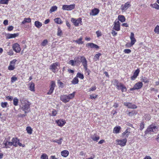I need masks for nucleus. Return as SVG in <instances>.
Returning <instances> with one entry per match:
<instances>
[{"label": "nucleus", "instance_id": "obj_5", "mask_svg": "<svg viewBox=\"0 0 159 159\" xmlns=\"http://www.w3.org/2000/svg\"><path fill=\"white\" fill-rule=\"evenodd\" d=\"M75 7V5L73 4L69 5H64L62 6V9L63 10L70 11L73 9Z\"/></svg>", "mask_w": 159, "mask_h": 159}, {"label": "nucleus", "instance_id": "obj_40", "mask_svg": "<svg viewBox=\"0 0 159 159\" xmlns=\"http://www.w3.org/2000/svg\"><path fill=\"white\" fill-rule=\"evenodd\" d=\"M13 104L15 106L18 105V99L16 98H15L13 99Z\"/></svg>", "mask_w": 159, "mask_h": 159}, {"label": "nucleus", "instance_id": "obj_15", "mask_svg": "<svg viewBox=\"0 0 159 159\" xmlns=\"http://www.w3.org/2000/svg\"><path fill=\"white\" fill-rule=\"evenodd\" d=\"M139 72V69H138L136 70L134 73L133 75L131 77V80H135L138 75Z\"/></svg>", "mask_w": 159, "mask_h": 159}, {"label": "nucleus", "instance_id": "obj_59", "mask_svg": "<svg viewBox=\"0 0 159 159\" xmlns=\"http://www.w3.org/2000/svg\"><path fill=\"white\" fill-rule=\"evenodd\" d=\"M124 52L125 53H129L131 52V51L129 49H125Z\"/></svg>", "mask_w": 159, "mask_h": 159}, {"label": "nucleus", "instance_id": "obj_8", "mask_svg": "<svg viewBox=\"0 0 159 159\" xmlns=\"http://www.w3.org/2000/svg\"><path fill=\"white\" fill-rule=\"evenodd\" d=\"M124 104L129 108L134 109L137 108V106L136 105L130 102H125L124 103Z\"/></svg>", "mask_w": 159, "mask_h": 159}, {"label": "nucleus", "instance_id": "obj_1", "mask_svg": "<svg viewBox=\"0 0 159 159\" xmlns=\"http://www.w3.org/2000/svg\"><path fill=\"white\" fill-rule=\"evenodd\" d=\"M159 130L158 126L155 125V124H152L150 125L145 131V134H152L156 133Z\"/></svg>", "mask_w": 159, "mask_h": 159}, {"label": "nucleus", "instance_id": "obj_43", "mask_svg": "<svg viewBox=\"0 0 159 159\" xmlns=\"http://www.w3.org/2000/svg\"><path fill=\"white\" fill-rule=\"evenodd\" d=\"M151 6L152 7L154 8H155V9L158 10L159 9V5L156 3H155L153 4H152Z\"/></svg>", "mask_w": 159, "mask_h": 159}, {"label": "nucleus", "instance_id": "obj_51", "mask_svg": "<svg viewBox=\"0 0 159 159\" xmlns=\"http://www.w3.org/2000/svg\"><path fill=\"white\" fill-rule=\"evenodd\" d=\"M17 80V78L16 77L13 76L11 78V83H13L15 81Z\"/></svg>", "mask_w": 159, "mask_h": 159}, {"label": "nucleus", "instance_id": "obj_62", "mask_svg": "<svg viewBox=\"0 0 159 159\" xmlns=\"http://www.w3.org/2000/svg\"><path fill=\"white\" fill-rule=\"evenodd\" d=\"M111 33L114 36H116L117 34V33L113 30H112Z\"/></svg>", "mask_w": 159, "mask_h": 159}, {"label": "nucleus", "instance_id": "obj_32", "mask_svg": "<svg viewBox=\"0 0 159 159\" xmlns=\"http://www.w3.org/2000/svg\"><path fill=\"white\" fill-rule=\"evenodd\" d=\"M63 140L62 138H60L59 140H52V141L53 142H56L58 144H61L62 143V140Z\"/></svg>", "mask_w": 159, "mask_h": 159}, {"label": "nucleus", "instance_id": "obj_11", "mask_svg": "<svg viewBox=\"0 0 159 159\" xmlns=\"http://www.w3.org/2000/svg\"><path fill=\"white\" fill-rule=\"evenodd\" d=\"M116 141L117 142L118 144L124 146L126 144V143L127 142V139L126 138H125L120 140H116Z\"/></svg>", "mask_w": 159, "mask_h": 159}, {"label": "nucleus", "instance_id": "obj_4", "mask_svg": "<svg viewBox=\"0 0 159 159\" xmlns=\"http://www.w3.org/2000/svg\"><path fill=\"white\" fill-rule=\"evenodd\" d=\"M60 65L58 62H56L52 64L49 67V69L54 73H55L57 69V67L59 66Z\"/></svg>", "mask_w": 159, "mask_h": 159}, {"label": "nucleus", "instance_id": "obj_44", "mask_svg": "<svg viewBox=\"0 0 159 159\" xmlns=\"http://www.w3.org/2000/svg\"><path fill=\"white\" fill-rule=\"evenodd\" d=\"M48 43V40L47 39H45L41 43V45L43 46H45L47 45Z\"/></svg>", "mask_w": 159, "mask_h": 159}, {"label": "nucleus", "instance_id": "obj_57", "mask_svg": "<svg viewBox=\"0 0 159 159\" xmlns=\"http://www.w3.org/2000/svg\"><path fill=\"white\" fill-rule=\"evenodd\" d=\"M101 54L100 53H98V54H96L94 56V59H96L97 60H98Z\"/></svg>", "mask_w": 159, "mask_h": 159}, {"label": "nucleus", "instance_id": "obj_50", "mask_svg": "<svg viewBox=\"0 0 159 159\" xmlns=\"http://www.w3.org/2000/svg\"><path fill=\"white\" fill-rule=\"evenodd\" d=\"M120 89H121V91L122 92H126L127 90L126 88L124 85H121V88Z\"/></svg>", "mask_w": 159, "mask_h": 159}, {"label": "nucleus", "instance_id": "obj_48", "mask_svg": "<svg viewBox=\"0 0 159 159\" xmlns=\"http://www.w3.org/2000/svg\"><path fill=\"white\" fill-rule=\"evenodd\" d=\"M8 104L7 102H2L1 103V106L2 108H5L7 107Z\"/></svg>", "mask_w": 159, "mask_h": 159}, {"label": "nucleus", "instance_id": "obj_29", "mask_svg": "<svg viewBox=\"0 0 159 159\" xmlns=\"http://www.w3.org/2000/svg\"><path fill=\"white\" fill-rule=\"evenodd\" d=\"M57 7L56 6H52L51 7L50 10L49 12L50 13H52V12L56 11L57 10Z\"/></svg>", "mask_w": 159, "mask_h": 159}, {"label": "nucleus", "instance_id": "obj_35", "mask_svg": "<svg viewBox=\"0 0 159 159\" xmlns=\"http://www.w3.org/2000/svg\"><path fill=\"white\" fill-rule=\"evenodd\" d=\"M75 92H73L72 93L68 95L67 96L68 98L69 99V101L70 99L73 98H74L75 96Z\"/></svg>", "mask_w": 159, "mask_h": 159}, {"label": "nucleus", "instance_id": "obj_22", "mask_svg": "<svg viewBox=\"0 0 159 159\" xmlns=\"http://www.w3.org/2000/svg\"><path fill=\"white\" fill-rule=\"evenodd\" d=\"M91 139L94 141H97L99 139V137L96 134L92 135L91 137Z\"/></svg>", "mask_w": 159, "mask_h": 159}, {"label": "nucleus", "instance_id": "obj_2", "mask_svg": "<svg viewBox=\"0 0 159 159\" xmlns=\"http://www.w3.org/2000/svg\"><path fill=\"white\" fill-rule=\"evenodd\" d=\"M21 108L23 111H24L25 114H26L30 111V104H29V102L22 105L21 107Z\"/></svg>", "mask_w": 159, "mask_h": 159}, {"label": "nucleus", "instance_id": "obj_6", "mask_svg": "<svg viewBox=\"0 0 159 159\" xmlns=\"http://www.w3.org/2000/svg\"><path fill=\"white\" fill-rule=\"evenodd\" d=\"M71 21L74 24V25L77 26H79V23L82 22V19L81 18H79L77 19L72 18Z\"/></svg>", "mask_w": 159, "mask_h": 159}, {"label": "nucleus", "instance_id": "obj_16", "mask_svg": "<svg viewBox=\"0 0 159 159\" xmlns=\"http://www.w3.org/2000/svg\"><path fill=\"white\" fill-rule=\"evenodd\" d=\"M19 141V140L17 138H13L12 140V145L15 147H16L18 146V144Z\"/></svg>", "mask_w": 159, "mask_h": 159}, {"label": "nucleus", "instance_id": "obj_63", "mask_svg": "<svg viewBox=\"0 0 159 159\" xmlns=\"http://www.w3.org/2000/svg\"><path fill=\"white\" fill-rule=\"evenodd\" d=\"M96 88L95 86L92 87L89 89V91H93L95 90H96Z\"/></svg>", "mask_w": 159, "mask_h": 159}, {"label": "nucleus", "instance_id": "obj_17", "mask_svg": "<svg viewBox=\"0 0 159 159\" xmlns=\"http://www.w3.org/2000/svg\"><path fill=\"white\" fill-rule=\"evenodd\" d=\"M113 28L116 31H119L120 30V25L119 21H118L116 22H115Z\"/></svg>", "mask_w": 159, "mask_h": 159}, {"label": "nucleus", "instance_id": "obj_33", "mask_svg": "<svg viewBox=\"0 0 159 159\" xmlns=\"http://www.w3.org/2000/svg\"><path fill=\"white\" fill-rule=\"evenodd\" d=\"M72 83L73 84H76L78 83L79 80L78 78L76 77L74 78L72 81Z\"/></svg>", "mask_w": 159, "mask_h": 159}, {"label": "nucleus", "instance_id": "obj_39", "mask_svg": "<svg viewBox=\"0 0 159 159\" xmlns=\"http://www.w3.org/2000/svg\"><path fill=\"white\" fill-rule=\"evenodd\" d=\"M26 130L29 134H31L32 133V129L30 127H27Z\"/></svg>", "mask_w": 159, "mask_h": 159}, {"label": "nucleus", "instance_id": "obj_24", "mask_svg": "<svg viewBox=\"0 0 159 159\" xmlns=\"http://www.w3.org/2000/svg\"><path fill=\"white\" fill-rule=\"evenodd\" d=\"M20 101L21 104V105L25 104V103H29V102L26 100L24 98L22 97L20 98Z\"/></svg>", "mask_w": 159, "mask_h": 159}, {"label": "nucleus", "instance_id": "obj_19", "mask_svg": "<svg viewBox=\"0 0 159 159\" xmlns=\"http://www.w3.org/2000/svg\"><path fill=\"white\" fill-rule=\"evenodd\" d=\"M86 46L90 47L91 48H94L96 49H98L99 47L96 44H95L93 43H89L86 44Z\"/></svg>", "mask_w": 159, "mask_h": 159}, {"label": "nucleus", "instance_id": "obj_28", "mask_svg": "<svg viewBox=\"0 0 159 159\" xmlns=\"http://www.w3.org/2000/svg\"><path fill=\"white\" fill-rule=\"evenodd\" d=\"M34 25L37 28H39L42 26V24L39 21H36L34 22Z\"/></svg>", "mask_w": 159, "mask_h": 159}, {"label": "nucleus", "instance_id": "obj_60", "mask_svg": "<svg viewBox=\"0 0 159 159\" xmlns=\"http://www.w3.org/2000/svg\"><path fill=\"white\" fill-rule=\"evenodd\" d=\"M6 100H8L9 101H11L12 100L13 98L11 96H7L6 97Z\"/></svg>", "mask_w": 159, "mask_h": 159}, {"label": "nucleus", "instance_id": "obj_54", "mask_svg": "<svg viewBox=\"0 0 159 159\" xmlns=\"http://www.w3.org/2000/svg\"><path fill=\"white\" fill-rule=\"evenodd\" d=\"M15 69V67L14 66H12L11 65H10L8 67V70H14Z\"/></svg>", "mask_w": 159, "mask_h": 159}, {"label": "nucleus", "instance_id": "obj_58", "mask_svg": "<svg viewBox=\"0 0 159 159\" xmlns=\"http://www.w3.org/2000/svg\"><path fill=\"white\" fill-rule=\"evenodd\" d=\"M55 86V82L53 81H51V84L50 85V87L54 88V87Z\"/></svg>", "mask_w": 159, "mask_h": 159}, {"label": "nucleus", "instance_id": "obj_42", "mask_svg": "<svg viewBox=\"0 0 159 159\" xmlns=\"http://www.w3.org/2000/svg\"><path fill=\"white\" fill-rule=\"evenodd\" d=\"M82 37H81L79 39L76 40L75 42L76 43H78L79 44H82L83 43L82 41Z\"/></svg>", "mask_w": 159, "mask_h": 159}, {"label": "nucleus", "instance_id": "obj_18", "mask_svg": "<svg viewBox=\"0 0 159 159\" xmlns=\"http://www.w3.org/2000/svg\"><path fill=\"white\" fill-rule=\"evenodd\" d=\"M19 35V34L18 33L14 34H7V38L9 39L15 38L16 37L18 36Z\"/></svg>", "mask_w": 159, "mask_h": 159}, {"label": "nucleus", "instance_id": "obj_14", "mask_svg": "<svg viewBox=\"0 0 159 159\" xmlns=\"http://www.w3.org/2000/svg\"><path fill=\"white\" fill-rule=\"evenodd\" d=\"M130 39L131 40L130 46H132L134 44L136 41V40L134 38V34L132 32L131 33Z\"/></svg>", "mask_w": 159, "mask_h": 159}, {"label": "nucleus", "instance_id": "obj_36", "mask_svg": "<svg viewBox=\"0 0 159 159\" xmlns=\"http://www.w3.org/2000/svg\"><path fill=\"white\" fill-rule=\"evenodd\" d=\"M137 113V112H136L134 111H131L129 112L128 114L129 116H132L136 115Z\"/></svg>", "mask_w": 159, "mask_h": 159}, {"label": "nucleus", "instance_id": "obj_9", "mask_svg": "<svg viewBox=\"0 0 159 159\" xmlns=\"http://www.w3.org/2000/svg\"><path fill=\"white\" fill-rule=\"evenodd\" d=\"M12 48L13 50L17 53L19 52L21 50L20 45L17 43L13 45Z\"/></svg>", "mask_w": 159, "mask_h": 159}, {"label": "nucleus", "instance_id": "obj_53", "mask_svg": "<svg viewBox=\"0 0 159 159\" xmlns=\"http://www.w3.org/2000/svg\"><path fill=\"white\" fill-rule=\"evenodd\" d=\"M77 62V61H74L73 60H70L69 61V63L72 66H74L75 65L74 63H76Z\"/></svg>", "mask_w": 159, "mask_h": 159}, {"label": "nucleus", "instance_id": "obj_56", "mask_svg": "<svg viewBox=\"0 0 159 159\" xmlns=\"http://www.w3.org/2000/svg\"><path fill=\"white\" fill-rule=\"evenodd\" d=\"M121 85H123L121 83H120V84H117L116 86V88L118 89H120L121 88Z\"/></svg>", "mask_w": 159, "mask_h": 159}, {"label": "nucleus", "instance_id": "obj_25", "mask_svg": "<svg viewBox=\"0 0 159 159\" xmlns=\"http://www.w3.org/2000/svg\"><path fill=\"white\" fill-rule=\"evenodd\" d=\"M29 84L30 85V89L32 91H34V83L31 82Z\"/></svg>", "mask_w": 159, "mask_h": 159}, {"label": "nucleus", "instance_id": "obj_52", "mask_svg": "<svg viewBox=\"0 0 159 159\" xmlns=\"http://www.w3.org/2000/svg\"><path fill=\"white\" fill-rule=\"evenodd\" d=\"M54 89V88H52L50 87V90H49V92H48L47 93V94H49V95L51 94L52 93Z\"/></svg>", "mask_w": 159, "mask_h": 159}, {"label": "nucleus", "instance_id": "obj_27", "mask_svg": "<svg viewBox=\"0 0 159 159\" xmlns=\"http://www.w3.org/2000/svg\"><path fill=\"white\" fill-rule=\"evenodd\" d=\"M120 129V127L119 126L115 127L113 129V133L118 134L119 133Z\"/></svg>", "mask_w": 159, "mask_h": 159}, {"label": "nucleus", "instance_id": "obj_7", "mask_svg": "<svg viewBox=\"0 0 159 159\" xmlns=\"http://www.w3.org/2000/svg\"><path fill=\"white\" fill-rule=\"evenodd\" d=\"M142 82H139L136 83L133 88L130 89V90H134L135 89H141L143 86Z\"/></svg>", "mask_w": 159, "mask_h": 159}, {"label": "nucleus", "instance_id": "obj_10", "mask_svg": "<svg viewBox=\"0 0 159 159\" xmlns=\"http://www.w3.org/2000/svg\"><path fill=\"white\" fill-rule=\"evenodd\" d=\"M131 6L130 3L127 2L125 3V4H122L120 8L122 11H125L127 10Z\"/></svg>", "mask_w": 159, "mask_h": 159}, {"label": "nucleus", "instance_id": "obj_61", "mask_svg": "<svg viewBox=\"0 0 159 159\" xmlns=\"http://www.w3.org/2000/svg\"><path fill=\"white\" fill-rule=\"evenodd\" d=\"M142 81L145 83H148L149 82V80L146 78L145 77H144L142 79Z\"/></svg>", "mask_w": 159, "mask_h": 159}, {"label": "nucleus", "instance_id": "obj_34", "mask_svg": "<svg viewBox=\"0 0 159 159\" xmlns=\"http://www.w3.org/2000/svg\"><path fill=\"white\" fill-rule=\"evenodd\" d=\"M128 128H127L126 130H125V132H123L122 134V136H124L125 135V134H127L126 135H125V138H127L128 137V136H129V134L130 132H128Z\"/></svg>", "mask_w": 159, "mask_h": 159}, {"label": "nucleus", "instance_id": "obj_30", "mask_svg": "<svg viewBox=\"0 0 159 159\" xmlns=\"http://www.w3.org/2000/svg\"><path fill=\"white\" fill-rule=\"evenodd\" d=\"M118 19L122 22H124L125 20V16L123 15L119 16Z\"/></svg>", "mask_w": 159, "mask_h": 159}, {"label": "nucleus", "instance_id": "obj_49", "mask_svg": "<svg viewBox=\"0 0 159 159\" xmlns=\"http://www.w3.org/2000/svg\"><path fill=\"white\" fill-rule=\"evenodd\" d=\"M154 31L155 33L157 34L159 33V26L157 25L155 28Z\"/></svg>", "mask_w": 159, "mask_h": 159}, {"label": "nucleus", "instance_id": "obj_20", "mask_svg": "<svg viewBox=\"0 0 159 159\" xmlns=\"http://www.w3.org/2000/svg\"><path fill=\"white\" fill-rule=\"evenodd\" d=\"M10 137H8L7 138L5 139V140L3 142V143L5 145V146L3 147V148H9L8 146H7V142L10 141Z\"/></svg>", "mask_w": 159, "mask_h": 159}, {"label": "nucleus", "instance_id": "obj_13", "mask_svg": "<svg viewBox=\"0 0 159 159\" xmlns=\"http://www.w3.org/2000/svg\"><path fill=\"white\" fill-rule=\"evenodd\" d=\"M99 10L98 9L94 8L92 10L91 12L90 13V15L92 16H96L99 13Z\"/></svg>", "mask_w": 159, "mask_h": 159}, {"label": "nucleus", "instance_id": "obj_31", "mask_svg": "<svg viewBox=\"0 0 159 159\" xmlns=\"http://www.w3.org/2000/svg\"><path fill=\"white\" fill-rule=\"evenodd\" d=\"M54 21L58 24H61L62 23V21L61 19L59 18H57L54 19Z\"/></svg>", "mask_w": 159, "mask_h": 159}, {"label": "nucleus", "instance_id": "obj_45", "mask_svg": "<svg viewBox=\"0 0 159 159\" xmlns=\"http://www.w3.org/2000/svg\"><path fill=\"white\" fill-rule=\"evenodd\" d=\"M9 0H1L0 3L1 4H7Z\"/></svg>", "mask_w": 159, "mask_h": 159}, {"label": "nucleus", "instance_id": "obj_21", "mask_svg": "<svg viewBox=\"0 0 159 159\" xmlns=\"http://www.w3.org/2000/svg\"><path fill=\"white\" fill-rule=\"evenodd\" d=\"M56 122L57 125L60 126H62L66 123L65 121L62 120H59L56 121Z\"/></svg>", "mask_w": 159, "mask_h": 159}, {"label": "nucleus", "instance_id": "obj_47", "mask_svg": "<svg viewBox=\"0 0 159 159\" xmlns=\"http://www.w3.org/2000/svg\"><path fill=\"white\" fill-rule=\"evenodd\" d=\"M41 159H48V156L46 154H43L41 156Z\"/></svg>", "mask_w": 159, "mask_h": 159}, {"label": "nucleus", "instance_id": "obj_41", "mask_svg": "<svg viewBox=\"0 0 159 159\" xmlns=\"http://www.w3.org/2000/svg\"><path fill=\"white\" fill-rule=\"evenodd\" d=\"M62 34V33L61 30L59 28H58L57 29V35L58 36H61Z\"/></svg>", "mask_w": 159, "mask_h": 159}, {"label": "nucleus", "instance_id": "obj_3", "mask_svg": "<svg viewBox=\"0 0 159 159\" xmlns=\"http://www.w3.org/2000/svg\"><path fill=\"white\" fill-rule=\"evenodd\" d=\"M78 59L80 60L81 62L82 63L84 69L86 70L87 68V61L84 57H78Z\"/></svg>", "mask_w": 159, "mask_h": 159}, {"label": "nucleus", "instance_id": "obj_23", "mask_svg": "<svg viewBox=\"0 0 159 159\" xmlns=\"http://www.w3.org/2000/svg\"><path fill=\"white\" fill-rule=\"evenodd\" d=\"M69 154V152L67 150L63 151L61 153V155L64 157H67L68 155Z\"/></svg>", "mask_w": 159, "mask_h": 159}, {"label": "nucleus", "instance_id": "obj_26", "mask_svg": "<svg viewBox=\"0 0 159 159\" xmlns=\"http://www.w3.org/2000/svg\"><path fill=\"white\" fill-rule=\"evenodd\" d=\"M31 20L30 18H25L23 21L22 22L21 24H24L25 23H30L31 22Z\"/></svg>", "mask_w": 159, "mask_h": 159}, {"label": "nucleus", "instance_id": "obj_38", "mask_svg": "<svg viewBox=\"0 0 159 159\" xmlns=\"http://www.w3.org/2000/svg\"><path fill=\"white\" fill-rule=\"evenodd\" d=\"M57 83L58 84H59V87L61 88H63L64 86V84L60 81V80H57Z\"/></svg>", "mask_w": 159, "mask_h": 159}, {"label": "nucleus", "instance_id": "obj_46", "mask_svg": "<svg viewBox=\"0 0 159 159\" xmlns=\"http://www.w3.org/2000/svg\"><path fill=\"white\" fill-rule=\"evenodd\" d=\"M144 124L143 122H141L140 125L139 129L141 130H142L144 127Z\"/></svg>", "mask_w": 159, "mask_h": 159}, {"label": "nucleus", "instance_id": "obj_12", "mask_svg": "<svg viewBox=\"0 0 159 159\" xmlns=\"http://www.w3.org/2000/svg\"><path fill=\"white\" fill-rule=\"evenodd\" d=\"M60 99L63 102L66 103L69 101L67 96L66 95H63L61 96Z\"/></svg>", "mask_w": 159, "mask_h": 159}, {"label": "nucleus", "instance_id": "obj_37", "mask_svg": "<svg viewBox=\"0 0 159 159\" xmlns=\"http://www.w3.org/2000/svg\"><path fill=\"white\" fill-rule=\"evenodd\" d=\"M76 77L77 78L78 77H79V78L81 79H83L84 78V76L80 72H78L77 73Z\"/></svg>", "mask_w": 159, "mask_h": 159}, {"label": "nucleus", "instance_id": "obj_55", "mask_svg": "<svg viewBox=\"0 0 159 159\" xmlns=\"http://www.w3.org/2000/svg\"><path fill=\"white\" fill-rule=\"evenodd\" d=\"M57 113V111L55 109H53L52 111V116H56Z\"/></svg>", "mask_w": 159, "mask_h": 159}, {"label": "nucleus", "instance_id": "obj_64", "mask_svg": "<svg viewBox=\"0 0 159 159\" xmlns=\"http://www.w3.org/2000/svg\"><path fill=\"white\" fill-rule=\"evenodd\" d=\"M13 28L14 27L12 26H10L7 28L8 30L9 31H11L13 30Z\"/></svg>", "mask_w": 159, "mask_h": 159}]
</instances>
